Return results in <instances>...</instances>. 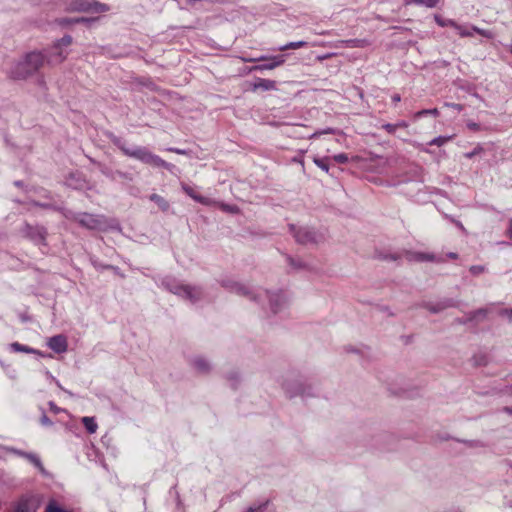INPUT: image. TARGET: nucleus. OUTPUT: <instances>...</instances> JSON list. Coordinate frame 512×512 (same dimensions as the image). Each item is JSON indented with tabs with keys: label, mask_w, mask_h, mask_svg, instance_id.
Here are the masks:
<instances>
[{
	"label": "nucleus",
	"mask_w": 512,
	"mask_h": 512,
	"mask_svg": "<svg viewBox=\"0 0 512 512\" xmlns=\"http://www.w3.org/2000/svg\"><path fill=\"white\" fill-rule=\"evenodd\" d=\"M113 143L123 152L124 155L139 160L144 164H148L153 167H162L168 170H171V168L174 167L171 163H168L158 155L153 154L147 147H128L124 141L118 138L115 139Z\"/></svg>",
	"instance_id": "obj_1"
},
{
	"label": "nucleus",
	"mask_w": 512,
	"mask_h": 512,
	"mask_svg": "<svg viewBox=\"0 0 512 512\" xmlns=\"http://www.w3.org/2000/svg\"><path fill=\"white\" fill-rule=\"evenodd\" d=\"M48 58L49 54L45 55L39 51H33L26 54L25 58L11 69V77L18 80L26 79L38 72L44 65L45 61L48 63Z\"/></svg>",
	"instance_id": "obj_2"
},
{
	"label": "nucleus",
	"mask_w": 512,
	"mask_h": 512,
	"mask_svg": "<svg viewBox=\"0 0 512 512\" xmlns=\"http://www.w3.org/2000/svg\"><path fill=\"white\" fill-rule=\"evenodd\" d=\"M161 286L169 292L191 302H198L203 296V290L199 286L183 284L173 277H165L161 280Z\"/></svg>",
	"instance_id": "obj_3"
},
{
	"label": "nucleus",
	"mask_w": 512,
	"mask_h": 512,
	"mask_svg": "<svg viewBox=\"0 0 512 512\" xmlns=\"http://www.w3.org/2000/svg\"><path fill=\"white\" fill-rule=\"evenodd\" d=\"M81 227L88 230L108 231L119 230L120 225L117 220L109 219L102 214H92L87 212H80L79 223Z\"/></svg>",
	"instance_id": "obj_4"
},
{
	"label": "nucleus",
	"mask_w": 512,
	"mask_h": 512,
	"mask_svg": "<svg viewBox=\"0 0 512 512\" xmlns=\"http://www.w3.org/2000/svg\"><path fill=\"white\" fill-rule=\"evenodd\" d=\"M289 230L293 234L297 243L302 245L319 244L325 240L323 233L308 226L289 225Z\"/></svg>",
	"instance_id": "obj_5"
},
{
	"label": "nucleus",
	"mask_w": 512,
	"mask_h": 512,
	"mask_svg": "<svg viewBox=\"0 0 512 512\" xmlns=\"http://www.w3.org/2000/svg\"><path fill=\"white\" fill-rule=\"evenodd\" d=\"M65 9L68 12L103 13L108 12L110 7L96 0H70L67 2Z\"/></svg>",
	"instance_id": "obj_6"
},
{
	"label": "nucleus",
	"mask_w": 512,
	"mask_h": 512,
	"mask_svg": "<svg viewBox=\"0 0 512 512\" xmlns=\"http://www.w3.org/2000/svg\"><path fill=\"white\" fill-rule=\"evenodd\" d=\"M282 388L286 395L290 398L295 396L311 397L314 396V388L302 382L298 378H288L282 383Z\"/></svg>",
	"instance_id": "obj_7"
},
{
	"label": "nucleus",
	"mask_w": 512,
	"mask_h": 512,
	"mask_svg": "<svg viewBox=\"0 0 512 512\" xmlns=\"http://www.w3.org/2000/svg\"><path fill=\"white\" fill-rule=\"evenodd\" d=\"M220 285L226 290L235 293L239 296L248 298L251 301H258L259 294H256L248 286L243 283L237 282L232 278H223L219 281Z\"/></svg>",
	"instance_id": "obj_8"
},
{
	"label": "nucleus",
	"mask_w": 512,
	"mask_h": 512,
	"mask_svg": "<svg viewBox=\"0 0 512 512\" xmlns=\"http://www.w3.org/2000/svg\"><path fill=\"white\" fill-rule=\"evenodd\" d=\"M73 42L72 36L66 34L62 38L56 40L50 50L48 63H61L67 58V53L63 52L62 47H67Z\"/></svg>",
	"instance_id": "obj_9"
},
{
	"label": "nucleus",
	"mask_w": 512,
	"mask_h": 512,
	"mask_svg": "<svg viewBox=\"0 0 512 512\" xmlns=\"http://www.w3.org/2000/svg\"><path fill=\"white\" fill-rule=\"evenodd\" d=\"M98 166L99 171L108 179L111 181H118L120 180L123 184H128L133 181L134 177L129 172H124L121 170H113L112 168L108 167L105 164L96 163Z\"/></svg>",
	"instance_id": "obj_10"
},
{
	"label": "nucleus",
	"mask_w": 512,
	"mask_h": 512,
	"mask_svg": "<svg viewBox=\"0 0 512 512\" xmlns=\"http://www.w3.org/2000/svg\"><path fill=\"white\" fill-rule=\"evenodd\" d=\"M22 232L35 244H46L47 230L45 227L40 225L33 226L29 223H25Z\"/></svg>",
	"instance_id": "obj_11"
},
{
	"label": "nucleus",
	"mask_w": 512,
	"mask_h": 512,
	"mask_svg": "<svg viewBox=\"0 0 512 512\" xmlns=\"http://www.w3.org/2000/svg\"><path fill=\"white\" fill-rule=\"evenodd\" d=\"M265 295L269 300L270 309L273 314H278L287 307L288 299L282 291L274 293L265 291Z\"/></svg>",
	"instance_id": "obj_12"
},
{
	"label": "nucleus",
	"mask_w": 512,
	"mask_h": 512,
	"mask_svg": "<svg viewBox=\"0 0 512 512\" xmlns=\"http://www.w3.org/2000/svg\"><path fill=\"white\" fill-rule=\"evenodd\" d=\"M189 366L198 374L207 375L212 370L211 362L203 355H194L188 359Z\"/></svg>",
	"instance_id": "obj_13"
},
{
	"label": "nucleus",
	"mask_w": 512,
	"mask_h": 512,
	"mask_svg": "<svg viewBox=\"0 0 512 512\" xmlns=\"http://www.w3.org/2000/svg\"><path fill=\"white\" fill-rule=\"evenodd\" d=\"M455 303L452 299H444L438 302H430V301H423L421 302L418 307L427 309L433 314H437L449 307H454Z\"/></svg>",
	"instance_id": "obj_14"
},
{
	"label": "nucleus",
	"mask_w": 512,
	"mask_h": 512,
	"mask_svg": "<svg viewBox=\"0 0 512 512\" xmlns=\"http://www.w3.org/2000/svg\"><path fill=\"white\" fill-rule=\"evenodd\" d=\"M47 346L55 353H64L68 349L67 337L63 334L54 335L48 339Z\"/></svg>",
	"instance_id": "obj_15"
},
{
	"label": "nucleus",
	"mask_w": 512,
	"mask_h": 512,
	"mask_svg": "<svg viewBox=\"0 0 512 512\" xmlns=\"http://www.w3.org/2000/svg\"><path fill=\"white\" fill-rule=\"evenodd\" d=\"M64 184L72 189L81 190L86 186V180L84 175L79 172H70L66 177Z\"/></svg>",
	"instance_id": "obj_16"
},
{
	"label": "nucleus",
	"mask_w": 512,
	"mask_h": 512,
	"mask_svg": "<svg viewBox=\"0 0 512 512\" xmlns=\"http://www.w3.org/2000/svg\"><path fill=\"white\" fill-rule=\"evenodd\" d=\"M33 501L28 497H21L14 505L12 512H35Z\"/></svg>",
	"instance_id": "obj_17"
},
{
	"label": "nucleus",
	"mask_w": 512,
	"mask_h": 512,
	"mask_svg": "<svg viewBox=\"0 0 512 512\" xmlns=\"http://www.w3.org/2000/svg\"><path fill=\"white\" fill-rule=\"evenodd\" d=\"M276 88V82L270 79L257 78L255 82L252 84V90H262L269 91L274 90Z\"/></svg>",
	"instance_id": "obj_18"
},
{
	"label": "nucleus",
	"mask_w": 512,
	"mask_h": 512,
	"mask_svg": "<svg viewBox=\"0 0 512 512\" xmlns=\"http://www.w3.org/2000/svg\"><path fill=\"white\" fill-rule=\"evenodd\" d=\"M10 349L13 351V352H23V353H29V354H37L41 357H44V353L37 350V349H34L32 347H29L27 345H23L19 342H13L10 344Z\"/></svg>",
	"instance_id": "obj_19"
},
{
	"label": "nucleus",
	"mask_w": 512,
	"mask_h": 512,
	"mask_svg": "<svg viewBox=\"0 0 512 512\" xmlns=\"http://www.w3.org/2000/svg\"><path fill=\"white\" fill-rule=\"evenodd\" d=\"M24 459L28 460L31 464H33L42 475L48 476V472L43 466L42 461L37 454L27 452Z\"/></svg>",
	"instance_id": "obj_20"
},
{
	"label": "nucleus",
	"mask_w": 512,
	"mask_h": 512,
	"mask_svg": "<svg viewBox=\"0 0 512 512\" xmlns=\"http://www.w3.org/2000/svg\"><path fill=\"white\" fill-rule=\"evenodd\" d=\"M182 189H183V191H184V192H185L189 197H191V198H192L193 200H195L196 202L201 203V204H204V205H207V204L209 203V200H208L206 197H204V196H202V195H200V194L196 193V192H195V190H194V188H193V187H191V186H189L188 184H184V183H183V184H182Z\"/></svg>",
	"instance_id": "obj_21"
},
{
	"label": "nucleus",
	"mask_w": 512,
	"mask_h": 512,
	"mask_svg": "<svg viewBox=\"0 0 512 512\" xmlns=\"http://www.w3.org/2000/svg\"><path fill=\"white\" fill-rule=\"evenodd\" d=\"M248 61H261V62H263L262 64H258V65L253 66L250 69L251 71H264V70H273V69H275L274 66L272 65L271 60L267 56H261V57L256 58V59H249Z\"/></svg>",
	"instance_id": "obj_22"
},
{
	"label": "nucleus",
	"mask_w": 512,
	"mask_h": 512,
	"mask_svg": "<svg viewBox=\"0 0 512 512\" xmlns=\"http://www.w3.org/2000/svg\"><path fill=\"white\" fill-rule=\"evenodd\" d=\"M487 314H488L487 309L480 308L475 311L469 312L467 315H468V320H470L471 323L477 324V323L482 322L486 318Z\"/></svg>",
	"instance_id": "obj_23"
},
{
	"label": "nucleus",
	"mask_w": 512,
	"mask_h": 512,
	"mask_svg": "<svg viewBox=\"0 0 512 512\" xmlns=\"http://www.w3.org/2000/svg\"><path fill=\"white\" fill-rule=\"evenodd\" d=\"M442 0H405L406 5L415 4L426 8H436Z\"/></svg>",
	"instance_id": "obj_24"
},
{
	"label": "nucleus",
	"mask_w": 512,
	"mask_h": 512,
	"mask_svg": "<svg viewBox=\"0 0 512 512\" xmlns=\"http://www.w3.org/2000/svg\"><path fill=\"white\" fill-rule=\"evenodd\" d=\"M149 199L154 202L162 211H167L170 207L168 201L158 194H151Z\"/></svg>",
	"instance_id": "obj_25"
},
{
	"label": "nucleus",
	"mask_w": 512,
	"mask_h": 512,
	"mask_svg": "<svg viewBox=\"0 0 512 512\" xmlns=\"http://www.w3.org/2000/svg\"><path fill=\"white\" fill-rule=\"evenodd\" d=\"M307 46V42L305 41H295V42H289L285 45H282V46H279L277 48H273L272 50L273 51H286V50H289V49H299V48H302V47H305Z\"/></svg>",
	"instance_id": "obj_26"
},
{
	"label": "nucleus",
	"mask_w": 512,
	"mask_h": 512,
	"mask_svg": "<svg viewBox=\"0 0 512 512\" xmlns=\"http://www.w3.org/2000/svg\"><path fill=\"white\" fill-rule=\"evenodd\" d=\"M82 423L88 433L93 434L96 432L98 425L94 417L85 416L82 418Z\"/></svg>",
	"instance_id": "obj_27"
},
{
	"label": "nucleus",
	"mask_w": 512,
	"mask_h": 512,
	"mask_svg": "<svg viewBox=\"0 0 512 512\" xmlns=\"http://www.w3.org/2000/svg\"><path fill=\"white\" fill-rule=\"evenodd\" d=\"M91 264L96 268L97 270H113L118 271L119 268L117 266H113L110 264H102L98 258L96 257H90Z\"/></svg>",
	"instance_id": "obj_28"
},
{
	"label": "nucleus",
	"mask_w": 512,
	"mask_h": 512,
	"mask_svg": "<svg viewBox=\"0 0 512 512\" xmlns=\"http://www.w3.org/2000/svg\"><path fill=\"white\" fill-rule=\"evenodd\" d=\"M57 211L61 212L66 219L79 223L80 212H74L62 206H60V209H57Z\"/></svg>",
	"instance_id": "obj_29"
},
{
	"label": "nucleus",
	"mask_w": 512,
	"mask_h": 512,
	"mask_svg": "<svg viewBox=\"0 0 512 512\" xmlns=\"http://www.w3.org/2000/svg\"><path fill=\"white\" fill-rule=\"evenodd\" d=\"M415 259L417 261H421V262H424V261L442 262V261H444L443 259L436 258V256L434 254H430V253H417L415 256Z\"/></svg>",
	"instance_id": "obj_30"
},
{
	"label": "nucleus",
	"mask_w": 512,
	"mask_h": 512,
	"mask_svg": "<svg viewBox=\"0 0 512 512\" xmlns=\"http://www.w3.org/2000/svg\"><path fill=\"white\" fill-rule=\"evenodd\" d=\"M289 265L295 270H302L307 268V264L301 259H295L291 256H287Z\"/></svg>",
	"instance_id": "obj_31"
},
{
	"label": "nucleus",
	"mask_w": 512,
	"mask_h": 512,
	"mask_svg": "<svg viewBox=\"0 0 512 512\" xmlns=\"http://www.w3.org/2000/svg\"><path fill=\"white\" fill-rule=\"evenodd\" d=\"M434 20L440 27H453L454 28L456 26V22L454 20L444 19L437 14L434 15Z\"/></svg>",
	"instance_id": "obj_32"
},
{
	"label": "nucleus",
	"mask_w": 512,
	"mask_h": 512,
	"mask_svg": "<svg viewBox=\"0 0 512 512\" xmlns=\"http://www.w3.org/2000/svg\"><path fill=\"white\" fill-rule=\"evenodd\" d=\"M313 161H314V163L320 169H322L326 173H329V161H330V158H328V157H324V158L315 157Z\"/></svg>",
	"instance_id": "obj_33"
},
{
	"label": "nucleus",
	"mask_w": 512,
	"mask_h": 512,
	"mask_svg": "<svg viewBox=\"0 0 512 512\" xmlns=\"http://www.w3.org/2000/svg\"><path fill=\"white\" fill-rule=\"evenodd\" d=\"M399 253L380 252L378 258L384 261H397L400 259Z\"/></svg>",
	"instance_id": "obj_34"
},
{
	"label": "nucleus",
	"mask_w": 512,
	"mask_h": 512,
	"mask_svg": "<svg viewBox=\"0 0 512 512\" xmlns=\"http://www.w3.org/2000/svg\"><path fill=\"white\" fill-rule=\"evenodd\" d=\"M32 205L36 206V207H40V208H43V209H51V210H55L57 211V209H60V206L55 204V203H52V202H39V201H32Z\"/></svg>",
	"instance_id": "obj_35"
},
{
	"label": "nucleus",
	"mask_w": 512,
	"mask_h": 512,
	"mask_svg": "<svg viewBox=\"0 0 512 512\" xmlns=\"http://www.w3.org/2000/svg\"><path fill=\"white\" fill-rule=\"evenodd\" d=\"M451 140V136H438L432 139L428 144L429 145H435V146H443L447 142Z\"/></svg>",
	"instance_id": "obj_36"
},
{
	"label": "nucleus",
	"mask_w": 512,
	"mask_h": 512,
	"mask_svg": "<svg viewBox=\"0 0 512 512\" xmlns=\"http://www.w3.org/2000/svg\"><path fill=\"white\" fill-rule=\"evenodd\" d=\"M267 505L268 501L253 504L247 508L246 512H264L265 509L267 508Z\"/></svg>",
	"instance_id": "obj_37"
},
{
	"label": "nucleus",
	"mask_w": 512,
	"mask_h": 512,
	"mask_svg": "<svg viewBox=\"0 0 512 512\" xmlns=\"http://www.w3.org/2000/svg\"><path fill=\"white\" fill-rule=\"evenodd\" d=\"M454 29L458 32V34L461 37H471L473 35V31L471 30V28L469 29V28L461 26L457 23H456V26L454 27Z\"/></svg>",
	"instance_id": "obj_38"
},
{
	"label": "nucleus",
	"mask_w": 512,
	"mask_h": 512,
	"mask_svg": "<svg viewBox=\"0 0 512 512\" xmlns=\"http://www.w3.org/2000/svg\"><path fill=\"white\" fill-rule=\"evenodd\" d=\"M269 59L271 60L274 68H277L285 63L286 56L283 54H280V55L271 56V57H269Z\"/></svg>",
	"instance_id": "obj_39"
},
{
	"label": "nucleus",
	"mask_w": 512,
	"mask_h": 512,
	"mask_svg": "<svg viewBox=\"0 0 512 512\" xmlns=\"http://www.w3.org/2000/svg\"><path fill=\"white\" fill-rule=\"evenodd\" d=\"M471 30L487 39L493 38V33L490 30L481 29L477 26H471Z\"/></svg>",
	"instance_id": "obj_40"
},
{
	"label": "nucleus",
	"mask_w": 512,
	"mask_h": 512,
	"mask_svg": "<svg viewBox=\"0 0 512 512\" xmlns=\"http://www.w3.org/2000/svg\"><path fill=\"white\" fill-rule=\"evenodd\" d=\"M439 114L438 110L436 108L434 109H423L421 111H418L416 114H415V118H421V117H424L426 115H434V116H437Z\"/></svg>",
	"instance_id": "obj_41"
},
{
	"label": "nucleus",
	"mask_w": 512,
	"mask_h": 512,
	"mask_svg": "<svg viewBox=\"0 0 512 512\" xmlns=\"http://www.w3.org/2000/svg\"><path fill=\"white\" fill-rule=\"evenodd\" d=\"M227 379L231 382V387L233 389H236L237 388V385L239 384L240 382V377L238 375L237 372H231L228 376H227Z\"/></svg>",
	"instance_id": "obj_42"
},
{
	"label": "nucleus",
	"mask_w": 512,
	"mask_h": 512,
	"mask_svg": "<svg viewBox=\"0 0 512 512\" xmlns=\"http://www.w3.org/2000/svg\"><path fill=\"white\" fill-rule=\"evenodd\" d=\"M486 270L485 266L482 265H473L469 268V271L472 275L478 276Z\"/></svg>",
	"instance_id": "obj_43"
},
{
	"label": "nucleus",
	"mask_w": 512,
	"mask_h": 512,
	"mask_svg": "<svg viewBox=\"0 0 512 512\" xmlns=\"http://www.w3.org/2000/svg\"><path fill=\"white\" fill-rule=\"evenodd\" d=\"M333 160L340 164H345L348 162L349 158L348 155L345 153H339L333 156Z\"/></svg>",
	"instance_id": "obj_44"
},
{
	"label": "nucleus",
	"mask_w": 512,
	"mask_h": 512,
	"mask_svg": "<svg viewBox=\"0 0 512 512\" xmlns=\"http://www.w3.org/2000/svg\"><path fill=\"white\" fill-rule=\"evenodd\" d=\"M45 512H69L53 503L48 504Z\"/></svg>",
	"instance_id": "obj_45"
},
{
	"label": "nucleus",
	"mask_w": 512,
	"mask_h": 512,
	"mask_svg": "<svg viewBox=\"0 0 512 512\" xmlns=\"http://www.w3.org/2000/svg\"><path fill=\"white\" fill-rule=\"evenodd\" d=\"M382 128L389 134H395L396 132V126L395 124L386 123L382 125Z\"/></svg>",
	"instance_id": "obj_46"
},
{
	"label": "nucleus",
	"mask_w": 512,
	"mask_h": 512,
	"mask_svg": "<svg viewBox=\"0 0 512 512\" xmlns=\"http://www.w3.org/2000/svg\"><path fill=\"white\" fill-rule=\"evenodd\" d=\"M58 23L62 26L77 24V22H75V18H61L58 20Z\"/></svg>",
	"instance_id": "obj_47"
},
{
	"label": "nucleus",
	"mask_w": 512,
	"mask_h": 512,
	"mask_svg": "<svg viewBox=\"0 0 512 512\" xmlns=\"http://www.w3.org/2000/svg\"><path fill=\"white\" fill-rule=\"evenodd\" d=\"M40 423L43 426H52L53 425V422L45 413L42 414V416L40 418Z\"/></svg>",
	"instance_id": "obj_48"
},
{
	"label": "nucleus",
	"mask_w": 512,
	"mask_h": 512,
	"mask_svg": "<svg viewBox=\"0 0 512 512\" xmlns=\"http://www.w3.org/2000/svg\"><path fill=\"white\" fill-rule=\"evenodd\" d=\"M48 405H49L50 410H51L53 413H55V414H58V413H60V412L64 411V409L59 408V407H58V406H57L53 401H50V402L48 403Z\"/></svg>",
	"instance_id": "obj_49"
},
{
	"label": "nucleus",
	"mask_w": 512,
	"mask_h": 512,
	"mask_svg": "<svg viewBox=\"0 0 512 512\" xmlns=\"http://www.w3.org/2000/svg\"><path fill=\"white\" fill-rule=\"evenodd\" d=\"M96 18H86V17H79V18H75V22L78 23H85V24H90L91 22L95 21Z\"/></svg>",
	"instance_id": "obj_50"
},
{
	"label": "nucleus",
	"mask_w": 512,
	"mask_h": 512,
	"mask_svg": "<svg viewBox=\"0 0 512 512\" xmlns=\"http://www.w3.org/2000/svg\"><path fill=\"white\" fill-rule=\"evenodd\" d=\"M480 151H482V148L481 147H476L473 151L466 153L465 157L471 159L475 155H477Z\"/></svg>",
	"instance_id": "obj_51"
},
{
	"label": "nucleus",
	"mask_w": 512,
	"mask_h": 512,
	"mask_svg": "<svg viewBox=\"0 0 512 512\" xmlns=\"http://www.w3.org/2000/svg\"><path fill=\"white\" fill-rule=\"evenodd\" d=\"M467 127L471 131H478L480 129V125L478 123L472 122V121L467 123Z\"/></svg>",
	"instance_id": "obj_52"
},
{
	"label": "nucleus",
	"mask_w": 512,
	"mask_h": 512,
	"mask_svg": "<svg viewBox=\"0 0 512 512\" xmlns=\"http://www.w3.org/2000/svg\"><path fill=\"white\" fill-rule=\"evenodd\" d=\"M465 444L469 445L470 447H481L482 444L478 440H469V441H463Z\"/></svg>",
	"instance_id": "obj_53"
},
{
	"label": "nucleus",
	"mask_w": 512,
	"mask_h": 512,
	"mask_svg": "<svg viewBox=\"0 0 512 512\" xmlns=\"http://www.w3.org/2000/svg\"><path fill=\"white\" fill-rule=\"evenodd\" d=\"M12 453H14L15 455L19 456V457H22V458H25V455H26V451H23V450H20V449H16V448H12L10 450Z\"/></svg>",
	"instance_id": "obj_54"
},
{
	"label": "nucleus",
	"mask_w": 512,
	"mask_h": 512,
	"mask_svg": "<svg viewBox=\"0 0 512 512\" xmlns=\"http://www.w3.org/2000/svg\"><path fill=\"white\" fill-rule=\"evenodd\" d=\"M447 107H451L457 111H461L463 109V105L461 104H458V103H446L445 104Z\"/></svg>",
	"instance_id": "obj_55"
},
{
	"label": "nucleus",
	"mask_w": 512,
	"mask_h": 512,
	"mask_svg": "<svg viewBox=\"0 0 512 512\" xmlns=\"http://www.w3.org/2000/svg\"><path fill=\"white\" fill-rule=\"evenodd\" d=\"M456 322H457L458 324H461V325H466V324H468V323H471V321H470V320H468V315H466V316H465V317H463V318H457V319H456Z\"/></svg>",
	"instance_id": "obj_56"
},
{
	"label": "nucleus",
	"mask_w": 512,
	"mask_h": 512,
	"mask_svg": "<svg viewBox=\"0 0 512 512\" xmlns=\"http://www.w3.org/2000/svg\"><path fill=\"white\" fill-rule=\"evenodd\" d=\"M168 151L174 152V153H177V154H180V155L186 154L185 150L179 149V148H169Z\"/></svg>",
	"instance_id": "obj_57"
},
{
	"label": "nucleus",
	"mask_w": 512,
	"mask_h": 512,
	"mask_svg": "<svg viewBox=\"0 0 512 512\" xmlns=\"http://www.w3.org/2000/svg\"><path fill=\"white\" fill-rule=\"evenodd\" d=\"M501 393L512 395V384L509 386H506L504 389L501 390Z\"/></svg>",
	"instance_id": "obj_58"
},
{
	"label": "nucleus",
	"mask_w": 512,
	"mask_h": 512,
	"mask_svg": "<svg viewBox=\"0 0 512 512\" xmlns=\"http://www.w3.org/2000/svg\"><path fill=\"white\" fill-rule=\"evenodd\" d=\"M395 126H396V129H398V128H407L408 127V123L406 121H399V122L395 123Z\"/></svg>",
	"instance_id": "obj_59"
},
{
	"label": "nucleus",
	"mask_w": 512,
	"mask_h": 512,
	"mask_svg": "<svg viewBox=\"0 0 512 512\" xmlns=\"http://www.w3.org/2000/svg\"><path fill=\"white\" fill-rule=\"evenodd\" d=\"M502 411L510 416H512V406L503 407Z\"/></svg>",
	"instance_id": "obj_60"
},
{
	"label": "nucleus",
	"mask_w": 512,
	"mask_h": 512,
	"mask_svg": "<svg viewBox=\"0 0 512 512\" xmlns=\"http://www.w3.org/2000/svg\"><path fill=\"white\" fill-rule=\"evenodd\" d=\"M506 234H507V236H508L509 238H512V219H511V220H510V222H509V227H508V229H507Z\"/></svg>",
	"instance_id": "obj_61"
},
{
	"label": "nucleus",
	"mask_w": 512,
	"mask_h": 512,
	"mask_svg": "<svg viewBox=\"0 0 512 512\" xmlns=\"http://www.w3.org/2000/svg\"><path fill=\"white\" fill-rule=\"evenodd\" d=\"M502 314L507 315L509 319L512 320V309H506L502 312Z\"/></svg>",
	"instance_id": "obj_62"
},
{
	"label": "nucleus",
	"mask_w": 512,
	"mask_h": 512,
	"mask_svg": "<svg viewBox=\"0 0 512 512\" xmlns=\"http://www.w3.org/2000/svg\"><path fill=\"white\" fill-rule=\"evenodd\" d=\"M400 100H401V97H400V95H399V94H394V95L392 96V101H393L394 103H398V102H400Z\"/></svg>",
	"instance_id": "obj_63"
},
{
	"label": "nucleus",
	"mask_w": 512,
	"mask_h": 512,
	"mask_svg": "<svg viewBox=\"0 0 512 512\" xmlns=\"http://www.w3.org/2000/svg\"><path fill=\"white\" fill-rule=\"evenodd\" d=\"M448 258L450 259H457L458 258V254L457 253H454V252H449L447 253L446 255Z\"/></svg>",
	"instance_id": "obj_64"
}]
</instances>
